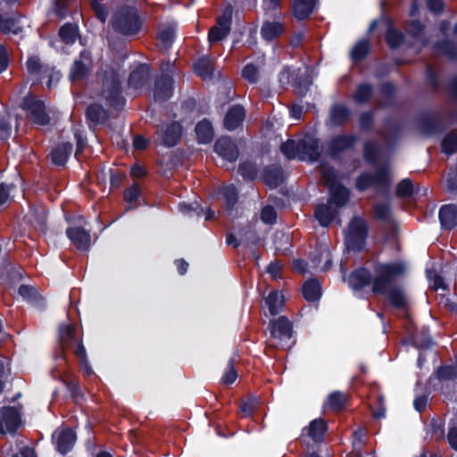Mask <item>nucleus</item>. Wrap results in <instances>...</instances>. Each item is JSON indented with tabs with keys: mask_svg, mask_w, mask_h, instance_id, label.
I'll use <instances>...</instances> for the list:
<instances>
[{
	"mask_svg": "<svg viewBox=\"0 0 457 457\" xmlns=\"http://www.w3.org/2000/svg\"><path fill=\"white\" fill-rule=\"evenodd\" d=\"M173 31L171 29H166L160 33V38L165 47H168L172 40Z\"/></svg>",
	"mask_w": 457,
	"mask_h": 457,
	"instance_id": "48",
	"label": "nucleus"
},
{
	"mask_svg": "<svg viewBox=\"0 0 457 457\" xmlns=\"http://www.w3.org/2000/svg\"><path fill=\"white\" fill-rule=\"evenodd\" d=\"M222 194L228 207H232L237 203V191L234 186L224 187Z\"/></svg>",
	"mask_w": 457,
	"mask_h": 457,
	"instance_id": "38",
	"label": "nucleus"
},
{
	"mask_svg": "<svg viewBox=\"0 0 457 457\" xmlns=\"http://www.w3.org/2000/svg\"><path fill=\"white\" fill-rule=\"evenodd\" d=\"M54 436L57 448L62 453H65L69 451L73 446L76 440L74 433L68 428L57 431Z\"/></svg>",
	"mask_w": 457,
	"mask_h": 457,
	"instance_id": "14",
	"label": "nucleus"
},
{
	"mask_svg": "<svg viewBox=\"0 0 457 457\" xmlns=\"http://www.w3.org/2000/svg\"><path fill=\"white\" fill-rule=\"evenodd\" d=\"M294 265V269L295 270H298L300 272H304L305 271V262L303 261H301V260H296L293 263Z\"/></svg>",
	"mask_w": 457,
	"mask_h": 457,
	"instance_id": "59",
	"label": "nucleus"
},
{
	"mask_svg": "<svg viewBox=\"0 0 457 457\" xmlns=\"http://www.w3.org/2000/svg\"><path fill=\"white\" fill-rule=\"evenodd\" d=\"M261 218L266 223H272L276 220V212L272 207L266 206L262 211Z\"/></svg>",
	"mask_w": 457,
	"mask_h": 457,
	"instance_id": "44",
	"label": "nucleus"
},
{
	"mask_svg": "<svg viewBox=\"0 0 457 457\" xmlns=\"http://www.w3.org/2000/svg\"><path fill=\"white\" fill-rule=\"evenodd\" d=\"M102 95L112 106L122 104L120 96V79L113 71H105L102 79Z\"/></svg>",
	"mask_w": 457,
	"mask_h": 457,
	"instance_id": "3",
	"label": "nucleus"
},
{
	"mask_svg": "<svg viewBox=\"0 0 457 457\" xmlns=\"http://www.w3.org/2000/svg\"><path fill=\"white\" fill-rule=\"evenodd\" d=\"M327 429L326 424L322 420H313L309 428V435L314 441H320L322 439L323 435Z\"/></svg>",
	"mask_w": 457,
	"mask_h": 457,
	"instance_id": "31",
	"label": "nucleus"
},
{
	"mask_svg": "<svg viewBox=\"0 0 457 457\" xmlns=\"http://www.w3.org/2000/svg\"><path fill=\"white\" fill-rule=\"evenodd\" d=\"M303 297L310 302L316 301L320 297L321 289L317 280H310L303 287Z\"/></svg>",
	"mask_w": 457,
	"mask_h": 457,
	"instance_id": "22",
	"label": "nucleus"
},
{
	"mask_svg": "<svg viewBox=\"0 0 457 457\" xmlns=\"http://www.w3.org/2000/svg\"><path fill=\"white\" fill-rule=\"evenodd\" d=\"M19 294L25 299L30 300L36 296V290L29 286H21L19 288Z\"/></svg>",
	"mask_w": 457,
	"mask_h": 457,
	"instance_id": "46",
	"label": "nucleus"
},
{
	"mask_svg": "<svg viewBox=\"0 0 457 457\" xmlns=\"http://www.w3.org/2000/svg\"><path fill=\"white\" fill-rule=\"evenodd\" d=\"M387 296L390 302L395 306H402L405 303V295L402 290L399 289H389L387 292Z\"/></svg>",
	"mask_w": 457,
	"mask_h": 457,
	"instance_id": "36",
	"label": "nucleus"
},
{
	"mask_svg": "<svg viewBox=\"0 0 457 457\" xmlns=\"http://www.w3.org/2000/svg\"><path fill=\"white\" fill-rule=\"evenodd\" d=\"M245 116V113L243 107L239 105L233 106L225 116L224 125L228 129L233 130L242 124Z\"/></svg>",
	"mask_w": 457,
	"mask_h": 457,
	"instance_id": "12",
	"label": "nucleus"
},
{
	"mask_svg": "<svg viewBox=\"0 0 457 457\" xmlns=\"http://www.w3.org/2000/svg\"><path fill=\"white\" fill-rule=\"evenodd\" d=\"M370 281V275L365 270H359L352 273L348 278L350 287L354 289L361 288L367 285Z\"/></svg>",
	"mask_w": 457,
	"mask_h": 457,
	"instance_id": "24",
	"label": "nucleus"
},
{
	"mask_svg": "<svg viewBox=\"0 0 457 457\" xmlns=\"http://www.w3.org/2000/svg\"><path fill=\"white\" fill-rule=\"evenodd\" d=\"M282 33V26L280 23L273 21H267L262 28V37L266 40H272L278 37Z\"/></svg>",
	"mask_w": 457,
	"mask_h": 457,
	"instance_id": "25",
	"label": "nucleus"
},
{
	"mask_svg": "<svg viewBox=\"0 0 457 457\" xmlns=\"http://www.w3.org/2000/svg\"><path fill=\"white\" fill-rule=\"evenodd\" d=\"M371 96V89L369 86H361L355 93V99L359 102H364Z\"/></svg>",
	"mask_w": 457,
	"mask_h": 457,
	"instance_id": "42",
	"label": "nucleus"
},
{
	"mask_svg": "<svg viewBox=\"0 0 457 457\" xmlns=\"http://www.w3.org/2000/svg\"><path fill=\"white\" fill-rule=\"evenodd\" d=\"M60 78V74L58 72H53L50 74V79L48 82V86L51 87L54 80L58 81Z\"/></svg>",
	"mask_w": 457,
	"mask_h": 457,
	"instance_id": "64",
	"label": "nucleus"
},
{
	"mask_svg": "<svg viewBox=\"0 0 457 457\" xmlns=\"http://www.w3.org/2000/svg\"><path fill=\"white\" fill-rule=\"evenodd\" d=\"M92 8L96 12V17L102 21H105L107 13L105 12V8L104 5H102L100 3L96 2V0H92Z\"/></svg>",
	"mask_w": 457,
	"mask_h": 457,
	"instance_id": "45",
	"label": "nucleus"
},
{
	"mask_svg": "<svg viewBox=\"0 0 457 457\" xmlns=\"http://www.w3.org/2000/svg\"><path fill=\"white\" fill-rule=\"evenodd\" d=\"M369 50V44L367 41H361L354 46L351 52V56L353 60L357 61L363 58Z\"/></svg>",
	"mask_w": 457,
	"mask_h": 457,
	"instance_id": "35",
	"label": "nucleus"
},
{
	"mask_svg": "<svg viewBox=\"0 0 457 457\" xmlns=\"http://www.w3.org/2000/svg\"><path fill=\"white\" fill-rule=\"evenodd\" d=\"M71 328L70 326H63L61 328V335L62 338H67L71 336Z\"/></svg>",
	"mask_w": 457,
	"mask_h": 457,
	"instance_id": "63",
	"label": "nucleus"
},
{
	"mask_svg": "<svg viewBox=\"0 0 457 457\" xmlns=\"http://www.w3.org/2000/svg\"><path fill=\"white\" fill-rule=\"evenodd\" d=\"M293 335L292 324L284 316L279 317L272 323L271 337L275 347H284L287 345Z\"/></svg>",
	"mask_w": 457,
	"mask_h": 457,
	"instance_id": "5",
	"label": "nucleus"
},
{
	"mask_svg": "<svg viewBox=\"0 0 457 457\" xmlns=\"http://www.w3.org/2000/svg\"><path fill=\"white\" fill-rule=\"evenodd\" d=\"M313 266L320 270H327L331 265L330 252L326 245H320L312 257Z\"/></svg>",
	"mask_w": 457,
	"mask_h": 457,
	"instance_id": "11",
	"label": "nucleus"
},
{
	"mask_svg": "<svg viewBox=\"0 0 457 457\" xmlns=\"http://www.w3.org/2000/svg\"><path fill=\"white\" fill-rule=\"evenodd\" d=\"M181 137V127L179 123L170 124L162 133V141L169 146L175 145Z\"/></svg>",
	"mask_w": 457,
	"mask_h": 457,
	"instance_id": "19",
	"label": "nucleus"
},
{
	"mask_svg": "<svg viewBox=\"0 0 457 457\" xmlns=\"http://www.w3.org/2000/svg\"><path fill=\"white\" fill-rule=\"evenodd\" d=\"M285 297L282 293L274 291L266 298V304L272 315L277 314L284 306Z\"/></svg>",
	"mask_w": 457,
	"mask_h": 457,
	"instance_id": "21",
	"label": "nucleus"
},
{
	"mask_svg": "<svg viewBox=\"0 0 457 457\" xmlns=\"http://www.w3.org/2000/svg\"><path fill=\"white\" fill-rule=\"evenodd\" d=\"M13 457H37V455L32 448L22 447Z\"/></svg>",
	"mask_w": 457,
	"mask_h": 457,
	"instance_id": "50",
	"label": "nucleus"
},
{
	"mask_svg": "<svg viewBox=\"0 0 457 457\" xmlns=\"http://www.w3.org/2000/svg\"><path fill=\"white\" fill-rule=\"evenodd\" d=\"M347 402V395L342 392L331 393L327 401V406L333 411H338L343 408Z\"/></svg>",
	"mask_w": 457,
	"mask_h": 457,
	"instance_id": "27",
	"label": "nucleus"
},
{
	"mask_svg": "<svg viewBox=\"0 0 457 457\" xmlns=\"http://www.w3.org/2000/svg\"><path fill=\"white\" fill-rule=\"evenodd\" d=\"M366 236V224L364 220L359 218L353 219L345 236V244L350 249L360 248Z\"/></svg>",
	"mask_w": 457,
	"mask_h": 457,
	"instance_id": "7",
	"label": "nucleus"
},
{
	"mask_svg": "<svg viewBox=\"0 0 457 457\" xmlns=\"http://www.w3.org/2000/svg\"><path fill=\"white\" fill-rule=\"evenodd\" d=\"M195 72L204 79H210L213 72L212 61L208 57L200 59L194 66Z\"/></svg>",
	"mask_w": 457,
	"mask_h": 457,
	"instance_id": "23",
	"label": "nucleus"
},
{
	"mask_svg": "<svg viewBox=\"0 0 457 457\" xmlns=\"http://www.w3.org/2000/svg\"><path fill=\"white\" fill-rule=\"evenodd\" d=\"M428 398L426 396H420L414 401V407L417 411H421L427 405Z\"/></svg>",
	"mask_w": 457,
	"mask_h": 457,
	"instance_id": "55",
	"label": "nucleus"
},
{
	"mask_svg": "<svg viewBox=\"0 0 457 457\" xmlns=\"http://www.w3.org/2000/svg\"><path fill=\"white\" fill-rule=\"evenodd\" d=\"M348 191L345 187L338 186L331 188V204L344 205L348 199Z\"/></svg>",
	"mask_w": 457,
	"mask_h": 457,
	"instance_id": "30",
	"label": "nucleus"
},
{
	"mask_svg": "<svg viewBox=\"0 0 457 457\" xmlns=\"http://www.w3.org/2000/svg\"><path fill=\"white\" fill-rule=\"evenodd\" d=\"M231 11L228 10L218 19L217 25L209 32L210 42H216L226 37L230 31Z\"/></svg>",
	"mask_w": 457,
	"mask_h": 457,
	"instance_id": "10",
	"label": "nucleus"
},
{
	"mask_svg": "<svg viewBox=\"0 0 457 457\" xmlns=\"http://www.w3.org/2000/svg\"><path fill=\"white\" fill-rule=\"evenodd\" d=\"M112 26L123 34L136 33L139 29L137 11L132 7L120 9L112 19Z\"/></svg>",
	"mask_w": 457,
	"mask_h": 457,
	"instance_id": "2",
	"label": "nucleus"
},
{
	"mask_svg": "<svg viewBox=\"0 0 457 457\" xmlns=\"http://www.w3.org/2000/svg\"><path fill=\"white\" fill-rule=\"evenodd\" d=\"M67 236L79 249H87L90 245L89 234L80 228H71L67 230Z\"/></svg>",
	"mask_w": 457,
	"mask_h": 457,
	"instance_id": "15",
	"label": "nucleus"
},
{
	"mask_svg": "<svg viewBox=\"0 0 457 457\" xmlns=\"http://www.w3.org/2000/svg\"><path fill=\"white\" fill-rule=\"evenodd\" d=\"M282 153L289 159L299 156L302 159L314 160L318 157L317 144L314 141H302L296 144L288 140L281 145Z\"/></svg>",
	"mask_w": 457,
	"mask_h": 457,
	"instance_id": "1",
	"label": "nucleus"
},
{
	"mask_svg": "<svg viewBox=\"0 0 457 457\" xmlns=\"http://www.w3.org/2000/svg\"><path fill=\"white\" fill-rule=\"evenodd\" d=\"M21 424V418L17 409L4 407L0 409V433L12 432Z\"/></svg>",
	"mask_w": 457,
	"mask_h": 457,
	"instance_id": "9",
	"label": "nucleus"
},
{
	"mask_svg": "<svg viewBox=\"0 0 457 457\" xmlns=\"http://www.w3.org/2000/svg\"><path fill=\"white\" fill-rule=\"evenodd\" d=\"M316 0H295L294 13L297 19L307 18L313 11Z\"/></svg>",
	"mask_w": 457,
	"mask_h": 457,
	"instance_id": "16",
	"label": "nucleus"
},
{
	"mask_svg": "<svg viewBox=\"0 0 457 457\" xmlns=\"http://www.w3.org/2000/svg\"><path fill=\"white\" fill-rule=\"evenodd\" d=\"M131 174L134 177L139 178L145 174V170H144L143 167H141L139 165H135L131 168Z\"/></svg>",
	"mask_w": 457,
	"mask_h": 457,
	"instance_id": "58",
	"label": "nucleus"
},
{
	"mask_svg": "<svg viewBox=\"0 0 457 457\" xmlns=\"http://www.w3.org/2000/svg\"><path fill=\"white\" fill-rule=\"evenodd\" d=\"M448 441L451 446L457 450V428H453L448 433Z\"/></svg>",
	"mask_w": 457,
	"mask_h": 457,
	"instance_id": "52",
	"label": "nucleus"
},
{
	"mask_svg": "<svg viewBox=\"0 0 457 457\" xmlns=\"http://www.w3.org/2000/svg\"><path fill=\"white\" fill-rule=\"evenodd\" d=\"M59 35L63 42L72 43L77 38V28L76 26L66 24L61 28Z\"/></svg>",
	"mask_w": 457,
	"mask_h": 457,
	"instance_id": "33",
	"label": "nucleus"
},
{
	"mask_svg": "<svg viewBox=\"0 0 457 457\" xmlns=\"http://www.w3.org/2000/svg\"><path fill=\"white\" fill-rule=\"evenodd\" d=\"M8 198L7 189L4 186H0V205L3 204Z\"/></svg>",
	"mask_w": 457,
	"mask_h": 457,
	"instance_id": "61",
	"label": "nucleus"
},
{
	"mask_svg": "<svg viewBox=\"0 0 457 457\" xmlns=\"http://www.w3.org/2000/svg\"><path fill=\"white\" fill-rule=\"evenodd\" d=\"M442 147L445 153L452 154L457 149V137L455 135H448L445 137L442 143Z\"/></svg>",
	"mask_w": 457,
	"mask_h": 457,
	"instance_id": "37",
	"label": "nucleus"
},
{
	"mask_svg": "<svg viewBox=\"0 0 457 457\" xmlns=\"http://www.w3.org/2000/svg\"><path fill=\"white\" fill-rule=\"evenodd\" d=\"M147 144L148 141L141 136L136 137L133 142L135 148L139 150L145 149L147 146Z\"/></svg>",
	"mask_w": 457,
	"mask_h": 457,
	"instance_id": "53",
	"label": "nucleus"
},
{
	"mask_svg": "<svg viewBox=\"0 0 457 457\" xmlns=\"http://www.w3.org/2000/svg\"><path fill=\"white\" fill-rule=\"evenodd\" d=\"M334 215L335 211L330 204L320 206L315 212V216L322 226H328L331 222Z\"/></svg>",
	"mask_w": 457,
	"mask_h": 457,
	"instance_id": "28",
	"label": "nucleus"
},
{
	"mask_svg": "<svg viewBox=\"0 0 457 457\" xmlns=\"http://www.w3.org/2000/svg\"><path fill=\"white\" fill-rule=\"evenodd\" d=\"M428 6L432 11L437 12L442 9L443 4L441 0H428Z\"/></svg>",
	"mask_w": 457,
	"mask_h": 457,
	"instance_id": "57",
	"label": "nucleus"
},
{
	"mask_svg": "<svg viewBox=\"0 0 457 457\" xmlns=\"http://www.w3.org/2000/svg\"><path fill=\"white\" fill-rule=\"evenodd\" d=\"M139 188L137 185L130 187L125 193V200L128 203H133L139 195Z\"/></svg>",
	"mask_w": 457,
	"mask_h": 457,
	"instance_id": "47",
	"label": "nucleus"
},
{
	"mask_svg": "<svg viewBox=\"0 0 457 457\" xmlns=\"http://www.w3.org/2000/svg\"><path fill=\"white\" fill-rule=\"evenodd\" d=\"M439 217L444 227H453L457 223V207L453 204L442 207Z\"/></svg>",
	"mask_w": 457,
	"mask_h": 457,
	"instance_id": "18",
	"label": "nucleus"
},
{
	"mask_svg": "<svg viewBox=\"0 0 457 457\" xmlns=\"http://www.w3.org/2000/svg\"><path fill=\"white\" fill-rule=\"evenodd\" d=\"M404 271L405 266L403 263H393L382 266L379 270V275L374 283V291H386L389 282L403 274Z\"/></svg>",
	"mask_w": 457,
	"mask_h": 457,
	"instance_id": "4",
	"label": "nucleus"
},
{
	"mask_svg": "<svg viewBox=\"0 0 457 457\" xmlns=\"http://www.w3.org/2000/svg\"><path fill=\"white\" fill-rule=\"evenodd\" d=\"M412 193V185L410 180H403L397 187V194L401 196H407Z\"/></svg>",
	"mask_w": 457,
	"mask_h": 457,
	"instance_id": "43",
	"label": "nucleus"
},
{
	"mask_svg": "<svg viewBox=\"0 0 457 457\" xmlns=\"http://www.w3.org/2000/svg\"><path fill=\"white\" fill-rule=\"evenodd\" d=\"M386 40L391 47H396L402 43L403 35L396 29H389L386 34Z\"/></svg>",
	"mask_w": 457,
	"mask_h": 457,
	"instance_id": "39",
	"label": "nucleus"
},
{
	"mask_svg": "<svg viewBox=\"0 0 457 457\" xmlns=\"http://www.w3.org/2000/svg\"><path fill=\"white\" fill-rule=\"evenodd\" d=\"M237 373L235 370V369L231 366L229 367L227 373L224 375L222 379L225 384H231L237 379Z\"/></svg>",
	"mask_w": 457,
	"mask_h": 457,
	"instance_id": "49",
	"label": "nucleus"
},
{
	"mask_svg": "<svg viewBox=\"0 0 457 457\" xmlns=\"http://www.w3.org/2000/svg\"><path fill=\"white\" fill-rule=\"evenodd\" d=\"M27 68L30 74L37 75L40 72H47L48 69L43 67L40 60L37 56H30L27 61Z\"/></svg>",
	"mask_w": 457,
	"mask_h": 457,
	"instance_id": "34",
	"label": "nucleus"
},
{
	"mask_svg": "<svg viewBox=\"0 0 457 457\" xmlns=\"http://www.w3.org/2000/svg\"><path fill=\"white\" fill-rule=\"evenodd\" d=\"M23 109L27 112V116L34 123L38 125H46L49 122V117L46 112L45 104L41 100L32 96L27 97L23 103Z\"/></svg>",
	"mask_w": 457,
	"mask_h": 457,
	"instance_id": "6",
	"label": "nucleus"
},
{
	"mask_svg": "<svg viewBox=\"0 0 457 457\" xmlns=\"http://www.w3.org/2000/svg\"><path fill=\"white\" fill-rule=\"evenodd\" d=\"M258 405V400L255 397L250 396L247 397L241 405V411L245 415H251L252 412L254 411L256 406Z\"/></svg>",
	"mask_w": 457,
	"mask_h": 457,
	"instance_id": "40",
	"label": "nucleus"
},
{
	"mask_svg": "<svg viewBox=\"0 0 457 457\" xmlns=\"http://www.w3.org/2000/svg\"><path fill=\"white\" fill-rule=\"evenodd\" d=\"M172 94V81L169 78H164L157 81L154 98L157 101H164L168 99Z\"/></svg>",
	"mask_w": 457,
	"mask_h": 457,
	"instance_id": "17",
	"label": "nucleus"
},
{
	"mask_svg": "<svg viewBox=\"0 0 457 457\" xmlns=\"http://www.w3.org/2000/svg\"><path fill=\"white\" fill-rule=\"evenodd\" d=\"M195 133L198 141L202 144L210 143L213 138L212 127L207 120H203L197 124Z\"/></svg>",
	"mask_w": 457,
	"mask_h": 457,
	"instance_id": "20",
	"label": "nucleus"
},
{
	"mask_svg": "<svg viewBox=\"0 0 457 457\" xmlns=\"http://www.w3.org/2000/svg\"><path fill=\"white\" fill-rule=\"evenodd\" d=\"M7 67V54L4 47L0 45V72Z\"/></svg>",
	"mask_w": 457,
	"mask_h": 457,
	"instance_id": "54",
	"label": "nucleus"
},
{
	"mask_svg": "<svg viewBox=\"0 0 457 457\" xmlns=\"http://www.w3.org/2000/svg\"><path fill=\"white\" fill-rule=\"evenodd\" d=\"M346 116V110L344 107H336L332 111V118L336 122L340 121L341 117Z\"/></svg>",
	"mask_w": 457,
	"mask_h": 457,
	"instance_id": "51",
	"label": "nucleus"
},
{
	"mask_svg": "<svg viewBox=\"0 0 457 457\" xmlns=\"http://www.w3.org/2000/svg\"><path fill=\"white\" fill-rule=\"evenodd\" d=\"M9 130L10 126L4 121H0V138L7 135Z\"/></svg>",
	"mask_w": 457,
	"mask_h": 457,
	"instance_id": "60",
	"label": "nucleus"
},
{
	"mask_svg": "<svg viewBox=\"0 0 457 457\" xmlns=\"http://www.w3.org/2000/svg\"><path fill=\"white\" fill-rule=\"evenodd\" d=\"M148 78V68L146 66H141L129 77V84L135 87H140Z\"/></svg>",
	"mask_w": 457,
	"mask_h": 457,
	"instance_id": "32",
	"label": "nucleus"
},
{
	"mask_svg": "<svg viewBox=\"0 0 457 457\" xmlns=\"http://www.w3.org/2000/svg\"><path fill=\"white\" fill-rule=\"evenodd\" d=\"M242 75L245 79L254 82L258 76L257 68L252 64L246 65L242 71Z\"/></svg>",
	"mask_w": 457,
	"mask_h": 457,
	"instance_id": "41",
	"label": "nucleus"
},
{
	"mask_svg": "<svg viewBox=\"0 0 457 457\" xmlns=\"http://www.w3.org/2000/svg\"><path fill=\"white\" fill-rule=\"evenodd\" d=\"M215 151L229 162L235 161L238 154L235 145L228 138L218 140L215 144Z\"/></svg>",
	"mask_w": 457,
	"mask_h": 457,
	"instance_id": "13",
	"label": "nucleus"
},
{
	"mask_svg": "<svg viewBox=\"0 0 457 457\" xmlns=\"http://www.w3.org/2000/svg\"><path fill=\"white\" fill-rule=\"evenodd\" d=\"M280 270V265L278 263H270L267 267V272L270 274L272 278H277L278 273Z\"/></svg>",
	"mask_w": 457,
	"mask_h": 457,
	"instance_id": "56",
	"label": "nucleus"
},
{
	"mask_svg": "<svg viewBox=\"0 0 457 457\" xmlns=\"http://www.w3.org/2000/svg\"><path fill=\"white\" fill-rule=\"evenodd\" d=\"M177 267L180 274H185L187 270L188 264L184 261H179L177 262Z\"/></svg>",
	"mask_w": 457,
	"mask_h": 457,
	"instance_id": "62",
	"label": "nucleus"
},
{
	"mask_svg": "<svg viewBox=\"0 0 457 457\" xmlns=\"http://www.w3.org/2000/svg\"><path fill=\"white\" fill-rule=\"evenodd\" d=\"M0 30L4 34L12 33L13 35H18L22 32V28L15 20L4 18L0 15Z\"/></svg>",
	"mask_w": 457,
	"mask_h": 457,
	"instance_id": "29",
	"label": "nucleus"
},
{
	"mask_svg": "<svg viewBox=\"0 0 457 457\" xmlns=\"http://www.w3.org/2000/svg\"><path fill=\"white\" fill-rule=\"evenodd\" d=\"M92 70V59L88 53H82L76 59L70 71V79L72 82H78L85 79Z\"/></svg>",
	"mask_w": 457,
	"mask_h": 457,
	"instance_id": "8",
	"label": "nucleus"
},
{
	"mask_svg": "<svg viewBox=\"0 0 457 457\" xmlns=\"http://www.w3.org/2000/svg\"><path fill=\"white\" fill-rule=\"evenodd\" d=\"M72 145L71 144H63L52 152V159L55 164L63 165L71 154Z\"/></svg>",
	"mask_w": 457,
	"mask_h": 457,
	"instance_id": "26",
	"label": "nucleus"
}]
</instances>
